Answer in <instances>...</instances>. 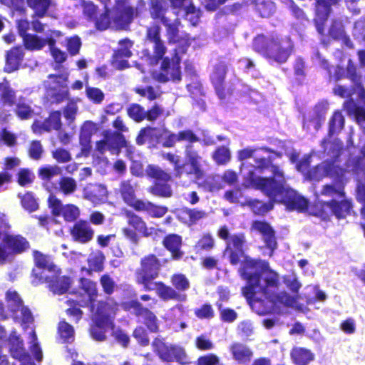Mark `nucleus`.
<instances>
[{
    "label": "nucleus",
    "mask_w": 365,
    "mask_h": 365,
    "mask_svg": "<svg viewBox=\"0 0 365 365\" xmlns=\"http://www.w3.org/2000/svg\"><path fill=\"white\" fill-rule=\"evenodd\" d=\"M218 236L227 240L225 254L229 256L230 262L232 264H244L240 271L242 277L247 280L246 286L242 288V294L253 311L258 314H267L278 312L281 306L299 309L294 297L286 292H278L279 275L270 269L267 262L248 259L244 255L242 235L230 237L227 227L223 226L219 230Z\"/></svg>",
    "instance_id": "f257e3e1"
},
{
    "label": "nucleus",
    "mask_w": 365,
    "mask_h": 365,
    "mask_svg": "<svg viewBox=\"0 0 365 365\" xmlns=\"http://www.w3.org/2000/svg\"><path fill=\"white\" fill-rule=\"evenodd\" d=\"M269 153L265 148H246L237 152L240 160L253 158L254 161V164L245 162L241 165L243 185L261 190L270 200L284 204L288 210L304 211L307 200L287 186L284 172L272 164Z\"/></svg>",
    "instance_id": "f03ea898"
},
{
    "label": "nucleus",
    "mask_w": 365,
    "mask_h": 365,
    "mask_svg": "<svg viewBox=\"0 0 365 365\" xmlns=\"http://www.w3.org/2000/svg\"><path fill=\"white\" fill-rule=\"evenodd\" d=\"M97 297L96 285L88 279H81V289L76 296V299L69 298L66 301L68 308L66 312L71 320L78 322L83 315V312L76 307V303L81 307L91 304V312L92 324L90 327L91 338L98 341L106 339V334L113 329V319L115 314L116 304L111 302H98L95 303Z\"/></svg>",
    "instance_id": "7ed1b4c3"
},
{
    "label": "nucleus",
    "mask_w": 365,
    "mask_h": 365,
    "mask_svg": "<svg viewBox=\"0 0 365 365\" xmlns=\"http://www.w3.org/2000/svg\"><path fill=\"white\" fill-rule=\"evenodd\" d=\"M163 158L174 165L175 175L180 178L183 173L195 180L205 190L212 192L221 188L218 176H208L203 180L204 172L201 168V158L190 146L186 148V162L181 163L180 158L171 153L163 155Z\"/></svg>",
    "instance_id": "20e7f679"
},
{
    "label": "nucleus",
    "mask_w": 365,
    "mask_h": 365,
    "mask_svg": "<svg viewBox=\"0 0 365 365\" xmlns=\"http://www.w3.org/2000/svg\"><path fill=\"white\" fill-rule=\"evenodd\" d=\"M8 308L11 312V317L15 322L20 323L24 329H30L29 331V349L36 361H41L43 359L42 350L37 341V336L30 324L33 323L34 318L30 310L22 304V301L16 291L9 290L6 294Z\"/></svg>",
    "instance_id": "39448f33"
},
{
    "label": "nucleus",
    "mask_w": 365,
    "mask_h": 365,
    "mask_svg": "<svg viewBox=\"0 0 365 365\" xmlns=\"http://www.w3.org/2000/svg\"><path fill=\"white\" fill-rule=\"evenodd\" d=\"M254 49L278 63L287 61L293 50V43L288 36L272 34L269 37L257 36L253 42Z\"/></svg>",
    "instance_id": "423d86ee"
},
{
    "label": "nucleus",
    "mask_w": 365,
    "mask_h": 365,
    "mask_svg": "<svg viewBox=\"0 0 365 365\" xmlns=\"http://www.w3.org/2000/svg\"><path fill=\"white\" fill-rule=\"evenodd\" d=\"M309 156H304L296 165L297 170L302 173L307 178L318 181L326 176H329L339 184L338 185H345L349 181V180L341 178L340 174L345 172V167L344 164L341 165V162L338 158L334 159L331 163L328 161L323 162L310 171H308L307 168L309 164Z\"/></svg>",
    "instance_id": "0eeeda50"
},
{
    "label": "nucleus",
    "mask_w": 365,
    "mask_h": 365,
    "mask_svg": "<svg viewBox=\"0 0 365 365\" xmlns=\"http://www.w3.org/2000/svg\"><path fill=\"white\" fill-rule=\"evenodd\" d=\"M148 140L150 141L155 140L165 147H171L178 141L193 143L198 141L199 138L190 130L180 132L175 135L167 130L146 128L141 130L136 141L138 144L142 145Z\"/></svg>",
    "instance_id": "6e6552de"
},
{
    "label": "nucleus",
    "mask_w": 365,
    "mask_h": 365,
    "mask_svg": "<svg viewBox=\"0 0 365 365\" xmlns=\"http://www.w3.org/2000/svg\"><path fill=\"white\" fill-rule=\"evenodd\" d=\"M344 185H326L321 190V195L334 198L325 203L337 218H344L351 213L352 203L345 197Z\"/></svg>",
    "instance_id": "1a4fd4ad"
},
{
    "label": "nucleus",
    "mask_w": 365,
    "mask_h": 365,
    "mask_svg": "<svg viewBox=\"0 0 365 365\" xmlns=\"http://www.w3.org/2000/svg\"><path fill=\"white\" fill-rule=\"evenodd\" d=\"M187 41L182 42V49L175 48V54L171 58L165 56L161 63L160 70L158 73H154V78L160 82H167L168 81H180L181 79V72L180 68L179 53L185 51L184 47H187Z\"/></svg>",
    "instance_id": "9d476101"
},
{
    "label": "nucleus",
    "mask_w": 365,
    "mask_h": 365,
    "mask_svg": "<svg viewBox=\"0 0 365 365\" xmlns=\"http://www.w3.org/2000/svg\"><path fill=\"white\" fill-rule=\"evenodd\" d=\"M67 82V75L48 76L44 84L46 97L51 103H60L68 98Z\"/></svg>",
    "instance_id": "9b49d317"
},
{
    "label": "nucleus",
    "mask_w": 365,
    "mask_h": 365,
    "mask_svg": "<svg viewBox=\"0 0 365 365\" xmlns=\"http://www.w3.org/2000/svg\"><path fill=\"white\" fill-rule=\"evenodd\" d=\"M153 347L159 357L165 361H176L182 364L189 363V359L181 346L165 344L163 339H155L153 342Z\"/></svg>",
    "instance_id": "f8f14e48"
},
{
    "label": "nucleus",
    "mask_w": 365,
    "mask_h": 365,
    "mask_svg": "<svg viewBox=\"0 0 365 365\" xmlns=\"http://www.w3.org/2000/svg\"><path fill=\"white\" fill-rule=\"evenodd\" d=\"M34 257L36 269L33 270V276L34 279L32 283L34 285H37L39 283H43L46 281L49 277L50 274L58 273V269L53 264L51 258L42 254L38 251L34 252Z\"/></svg>",
    "instance_id": "ddd939ff"
},
{
    "label": "nucleus",
    "mask_w": 365,
    "mask_h": 365,
    "mask_svg": "<svg viewBox=\"0 0 365 365\" xmlns=\"http://www.w3.org/2000/svg\"><path fill=\"white\" fill-rule=\"evenodd\" d=\"M29 24H19L18 29L20 36L23 38L25 46L29 50H41L46 45L56 43L54 37L59 35V32L53 31L46 37H40L37 35L27 34L26 30Z\"/></svg>",
    "instance_id": "4468645a"
},
{
    "label": "nucleus",
    "mask_w": 365,
    "mask_h": 365,
    "mask_svg": "<svg viewBox=\"0 0 365 365\" xmlns=\"http://www.w3.org/2000/svg\"><path fill=\"white\" fill-rule=\"evenodd\" d=\"M146 172L149 176L156 180L155 185L152 187V192L159 196L170 197L172 190L166 183L170 180V175L154 165H149Z\"/></svg>",
    "instance_id": "2eb2a0df"
},
{
    "label": "nucleus",
    "mask_w": 365,
    "mask_h": 365,
    "mask_svg": "<svg viewBox=\"0 0 365 365\" xmlns=\"http://www.w3.org/2000/svg\"><path fill=\"white\" fill-rule=\"evenodd\" d=\"M160 264L154 255H149L141 261V269L138 273L137 281L145 287L153 283V280L158 275Z\"/></svg>",
    "instance_id": "dca6fc26"
},
{
    "label": "nucleus",
    "mask_w": 365,
    "mask_h": 365,
    "mask_svg": "<svg viewBox=\"0 0 365 365\" xmlns=\"http://www.w3.org/2000/svg\"><path fill=\"white\" fill-rule=\"evenodd\" d=\"M48 205L53 215H62L66 221H73L80 213L78 207L72 204L63 205L61 201L53 195L48 197Z\"/></svg>",
    "instance_id": "f3484780"
},
{
    "label": "nucleus",
    "mask_w": 365,
    "mask_h": 365,
    "mask_svg": "<svg viewBox=\"0 0 365 365\" xmlns=\"http://www.w3.org/2000/svg\"><path fill=\"white\" fill-rule=\"evenodd\" d=\"M125 309L133 312L141 317L150 331L155 332L158 330V319L156 316L136 301H131L124 304Z\"/></svg>",
    "instance_id": "a211bd4d"
},
{
    "label": "nucleus",
    "mask_w": 365,
    "mask_h": 365,
    "mask_svg": "<svg viewBox=\"0 0 365 365\" xmlns=\"http://www.w3.org/2000/svg\"><path fill=\"white\" fill-rule=\"evenodd\" d=\"M344 165L345 172L340 174L342 179L350 180L352 175L365 170V145L361 148L359 155H351Z\"/></svg>",
    "instance_id": "6ab92c4d"
},
{
    "label": "nucleus",
    "mask_w": 365,
    "mask_h": 365,
    "mask_svg": "<svg viewBox=\"0 0 365 365\" xmlns=\"http://www.w3.org/2000/svg\"><path fill=\"white\" fill-rule=\"evenodd\" d=\"M124 146L128 148L127 143L123 135L119 133H112L107 134L104 140L97 143L96 149L101 153H103L106 150L115 153L120 148Z\"/></svg>",
    "instance_id": "aec40b11"
},
{
    "label": "nucleus",
    "mask_w": 365,
    "mask_h": 365,
    "mask_svg": "<svg viewBox=\"0 0 365 365\" xmlns=\"http://www.w3.org/2000/svg\"><path fill=\"white\" fill-rule=\"evenodd\" d=\"M97 125L91 121H86L81 128L79 143L81 145V152L77 155V158L88 156L91 150V139L93 133L97 130Z\"/></svg>",
    "instance_id": "412c9836"
},
{
    "label": "nucleus",
    "mask_w": 365,
    "mask_h": 365,
    "mask_svg": "<svg viewBox=\"0 0 365 365\" xmlns=\"http://www.w3.org/2000/svg\"><path fill=\"white\" fill-rule=\"evenodd\" d=\"M174 9H179L178 13L185 21L195 23L201 16V11L196 9L192 0H170Z\"/></svg>",
    "instance_id": "4be33fe9"
},
{
    "label": "nucleus",
    "mask_w": 365,
    "mask_h": 365,
    "mask_svg": "<svg viewBox=\"0 0 365 365\" xmlns=\"http://www.w3.org/2000/svg\"><path fill=\"white\" fill-rule=\"evenodd\" d=\"M9 344L11 355L21 361V365H35L31 361L29 356L25 352L23 341L16 334V331L11 333Z\"/></svg>",
    "instance_id": "5701e85b"
},
{
    "label": "nucleus",
    "mask_w": 365,
    "mask_h": 365,
    "mask_svg": "<svg viewBox=\"0 0 365 365\" xmlns=\"http://www.w3.org/2000/svg\"><path fill=\"white\" fill-rule=\"evenodd\" d=\"M144 288L147 290H155L158 297L165 301L177 299L185 302L187 299L186 294H179L172 287L166 286L161 282H153L145 285Z\"/></svg>",
    "instance_id": "b1692460"
},
{
    "label": "nucleus",
    "mask_w": 365,
    "mask_h": 365,
    "mask_svg": "<svg viewBox=\"0 0 365 365\" xmlns=\"http://www.w3.org/2000/svg\"><path fill=\"white\" fill-rule=\"evenodd\" d=\"M83 198L94 205H98L107 200V188L101 184H88L83 190Z\"/></svg>",
    "instance_id": "393cba45"
},
{
    "label": "nucleus",
    "mask_w": 365,
    "mask_h": 365,
    "mask_svg": "<svg viewBox=\"0 0 365 365\" xmlns=\"http://www.w3.org/2000/svg\"><path fill=\"white\" fill-rule=\"evenodd\" d=\"M126 217L128 218V225L132 227L137 233L141 234L144 237H153L155 238L158 236V233L161 232L160 230L147 227L145 222H144L141 217L131 212H126Z\"/></svg>",
    "instance_id": "a878e982"
},
{
    "label": "nucleus",
    "mask_w": 365,
    "mask_h": 365,
    "mask_svg": "<svg viewBox=\"0 0 365 365\" xmlns=\"http://www.w3.org/2000/svg\"><path fill=\"white\" fill-rule=\"evenodd\" d=\"M1 238L9 250L11 258L14 255L26 250L29 246V242L21 235H10L5 233Z\"/></svg>",
    "instance_id": "bb28decb"
},
{
    "label": "nucleus",
    "mask_w": 365,
    "mask_h": 365,
    "mask_svg": "<svg viewBox=\"0 0 365 365\" xmlns=\"http://www.w3.org/2000/svg\"><path fill=\"white\" fill-rule=\"evenodd\" d=\"M252 227L254 230L259 232L264 239L267 247L271 250L269 255H272L273 250L277 246L274 232L269 224L262 221H255L252 223Z\"/></svg>",
    "instance_id": "cd10ccee"
},
{
    "label": "nucleus",
    "mask_w": 365,
    "mask_h": 365,
    "mask_svg": "<svg viewBox=\"0 0 365 365\" xmlns=\"http://www.w3.org/2000/svg\"><path fill=\"white\" fill-rule=\"evenodd\" d=\"M93 234V230L89 223L86 221L76 222L71 230L72 237L75 241L81 243H86L91 240Z\"/></svg>",
    "instance_id": "c85d7f7f"
},
{
    "label": "nucleus",
    "mask_w": 365,
    "mask_h": 365,
    "mask_svg": "<svg viewBox=\"0 0 365 365\" xmlns=\"http://www.w3.org/2000/svg\"><path fill=\"white\" fill-rule=\"evenodd\" d=\"M61 127V113L53 112L43 123L35 121L32 125V130L35 133H41L43 131L58 130Z\"/></svg>",
    "instance_id": "c756f323"
},
{
    "label": "nucleus",
    "mask_w": 365,
    "mask_h": 365,
    "mask_svg": "<svg viewBox=\"0 0 365 365\" xmlns=\"http://www.w3.org/2000/svg\"><path fill=\"white\" fill-rule=\"evenodd\" d=\"M160 27L158 24L150 26L147 33L148 39L154 43V59L158 62L165 53V48L160 39Z\"/></svg>",
    "instance_id": "7c9ffc66"
},
{
    "label": "nucleus",
    "mask_w": 365,
    "mask_h": 365,
    "mask_svg": "<svg viewBox=\"0 0 365 365\" xmlns=\"http://www.w3.org/2000/svg\"><path fill=\"white\" fill-rule=\"evenodd\" d=\"M57 274L58 273L50 274V277L44 282L49 283V288L54 294H62L68 290L71 281L67 277Z\"/></svg>",
    "instance_id": "2f4dec72"
},
{
    "label": "nucleus",
    "mask_w": 365,
    "mask_h": 365,
    "mask_svg": "<svg viewBox=\"0 0 365 365\" xmlns=\"http://www.w3.org/2000/svg\"><path fill=\"white\" fill-rule=\"evenodd\" d=\"M24 57V51L21 47L12 48L7 53L5 71L11 73L18 69Z\"/></svg>",
    "instance_id": "473e14b6"
},
{
    "label": "nucleus",
    "mask_w": 365,
    "mask_h": 365,
    "mask_svg": "<svg viewBox=\"0 0 365 365\" xmlns=\"http://www.w3.org/2000/svg\"><path fill=\"white\" fill-rule=\"evenodd\" d=\"M137 205V211H145L153 217H162L168 212V208L166 207L155 205L147 201L142 200L141 202H138Z\"/></svg>",
    "instance_id": "72a5a7b5"
},
{
    "label": "nucleus",
    "mask_w": 365,
    "mask_h": 365,
    "mask_svg": "<svg viewBox=\"0 0 365 365\" xmlns=\"http://www.w3.org/2000/svg\"><path fill=\"white\" fill-rule=\"evenodd\" d=\"M291 356L297 365H307L314 359V355L310 350L301 347L294 348Z\"/></svg>",
    "instance_id": "f704fd0d"
},
{
    "label": "nucleus",
    "mask_w": 365,
    "mask_h": 365,
    "mask_svg": "<svg viewBox=\"0 0 365 365\" xmlns=\"http://www.w3.org/2000/svg\"><path fill=\"white\" fill-rule=\"evenodd\" d=\"M181 243V237L177 235H170L163 240L164 246L172 253L174 259L182 257V252L180 250Z\"/></svg>",
    "instance_id": "c9c22d12"
},
{
    "label": "nucleus",
    "mask_w": 365,
    "mask_h": 365,
    "mask_svg": "<svg viewBox=\"0 0 365 365\" xmlns=\"http://www.w3.org/2000/svg\"><path fill=\"white\" fill-rule=\"evenodd\" d=\"M120 192L125 202L136 210L137 204L142 200L135 198L134 188L128 181L121 183Z\"/></svg>",
    "instance_id": "e433bc0d"
},
{
    "label": "nucleus",
    "mask_w": 365,
    "mask_h": 365,
    "mask_svg": "<svg viewBox=\"0 0 365 365\" xmlns=\"http://www.w3.org/2000/svg\"><path fill=\"white\" fill-rule=\"evenodd\" d=\"M205 212L195 209H185L179 212V218L185 224L192 225L206 217Z\"/></svg>",
    "instance_id": "4c0bfd02"
},
{
    "label": "nucleus",
    "mask_w": 365,
    "mask_h": 365,
    "mask_svg": "<svg viewBox=\"0 0 365 365\" xmlns=\"http://www.w3.org/2000/svg\"><path fill=\"white\" fill-rule=\"evenodd\" d=\"M226 73V66L224 63H218L211 73V81L215 87V90L220 98H222L221 87Z\"/></svg>",
    "instance_id": "58836bf2"
},
{
    "label": "nucleus",
    "mask_w": 365,
    "mask_h": 365,
    "mask_svg": "<svg viewBox=\"0 0 365 365\" xmlns=\"http://www.w3.org/2000/svg\"><path fill=\"white\" fill-rule=\"evenodd\" d=\"M84 81L86 82L85 93L88 99L95 104H101L105 97L103 92L98 88L92 87L88 85V75L85 76Z\"/></svg>",
    "instance_id": "ea45409f"
},
{
    "label": "nucleus",
    "mask_w": 365,
    "mask_h": 365,
    "mask_svg": "<svg viewBox=\"0 0 365 365\" xmlns=\"http://www.w3.org/2000/svg\"><path fill=\"white\" fill-rule=\"evenodd\" d=\"M230 350L235 360L245 363L250 360L252 357L251 351L245 345L241 344H233Z\"/></svg>",
    "instance_id": "a19ab883"
},
{
    "label": "nucleus",
    "mask_w": 365,
    "mask_h": 365,
    "mask_svg": "<svg viewBox=\"0 0 365 365\" xmlns=\"http://www.w3.org/2000/svg\"><path fill=\"white\" fill-rule=\"evenodd\" d=\"M256 7L263 18H269L275 11L274 4L270 0H256Z\"/></svg>",
    "instance_id": "79ce46f5"
},
{
    "label": "nucleus",
    "mask_w": 365,
    "mask_h": 365,
    "mask_svg": "<svg viewBox=\"0 0 365 365\" xmlns=\"http://www.w3.org/2000/svg\"><path fill=\"white\" fill-rule=\"evenodd\" d=\"M16 99L15 91L6 84H3L0 95V103L3 106L11 107Z\"/></svg>",
    "instance_id": "37998d69"
},
{
    "label": "nucleus",
    "mask_w": 365,
    "mask_h": 365,
    "mask_svg": "<svg viewBox=\"0 0 365 365\" xmlns=\"http://www.w3.org/2000/svg\"><path fill=\"white\" fill-rule=\"evenodd\" d=\"M29 6L34 11L35 15L43 17L51 5L50 0H27Z\"/></svg>",
    "instance_id": "c03bdc74"
},
{
    "label": "nucleus",
    "mask_w": 365,
    "mask_h": 365,
    "mask_svg": "<svg viewBox=\"0 0 365 365\" xmlns=\"http://www.w3.org/2000/svg\"><path fill=\"white\" fill-rule=\"evenodd\" d=\"M58 334L61 339L65 342H72L74 340V329L71 325L65 321L59 323Z\"/></svg>",
    "instance_id": "a18cd8bd"
},
{
    "label": "nucleus",
    "mask_w": 365,
    "mask_h": 365,
    "mask_svg": "<svg viewBox=\"0 0 365 365\" xmlns=\"http://www.w3.org/2000/svg\"><path fill=\"white\" fill-rule=\"evenodd\" d=\"M104 259V255L100 251L91 253L88 259L90 269L96 272L102 270Z\"/></svg>",
    "instance_id": "49530a36"
},
{
    "label": "nucleus",
    "mask_w": 365,
    "mask_h": 365,
    "mask_svg": "<svg viewBox=\"0 0 365 365\" xmlns=\"http://www.w3.org/2000/svg\"><path fill=\"white\" fill-rule=\"evenodd\" d=\"M16 113L19 118L25 120L33 116L34 110L25 100H20L16 105Z\"/></svg>",
    "instance_id": "de8ad7c7"
},
{
    "label": "nucleus",
    "mask_w": 365,
    "mask_h": 365,
    "mask_svg": "<svg viewBox=\"0 0 365 365\" xmlns=\"http://www.w3.org/2000/svg\"><path fill=\"white\" fill-rule=\"evenodd\" d=\"M61 168L57 165L43 166L38 170L39 177L44 180H49L52 178L60 175Z\"/></svg>",
    "instance_id": "09e8293b"
},
{
    "label": "nucleus",
    "mask_w": 365,
    "mask_h": 365,
    "mask_svg": "<svg viewBox=\"0 0 365 365\" xmlns=\"http://www.w3.org/2000/svg\"><path fill=\"white\" fill-rule=\"evenodd\" d=\"M76 188V182L71 178L64 177L59 182V190L66 195L72 194Z\"/></svg>",
    "instance_id": "8fccbe9b"
},
{
    "label": "nucleus",
    "mask_w": 365,
    "mask_h": 365,
    "mask_svg": "<svg viewBox=\"0 0 365 365\" xmlns=\"http://www.w3.org/2000/svg\"><path fill=\"white\" fill-rule=\"evenodd\" d=\"M214 246V240L209 234L204 235L195 245V249L197 252L202 250H210Z\"/></svg>",
    "instance_id": "3c124183"
},
{
    "label": "nucleus",
    "mask_w": 365,
    "mask_h": 365,
    "mask_svg": "<svg viewBox=\"0 0 365 365\" xmlns=\"http://www.w3.org/2000/svg\"><path fill=\"white\" fill-rule=\"evenodd\" d=\"M307 289H310L313 294H314V298H311L307 297V303L308 304H314L316 301L324 302L326 301L327 296L326 293L319 289L317 285H309L307 287Z\"/></svg>",
    "instance_id": "603ef678"
},
{
    "label": "nucleus",
    "mask_w": 365,
    "mask_h": 365,
    "mask_svg": "<svg viewBox=\"0 0 365 365\" xmlns=\"http://www.w3.org/2000/svg\"><path fill=\"white\" fill-rule=\"evenodd\" d=\"M344 123V118L342 114L339 111L335 112L329 123V132L331 133H336L342 129Z\"/></svg>",
    "instance_id": "864d4df0"
},
{
    "label": "nucleus",
    "mask_w": 365,
    "mask_h": 365,
    "mask_svg": "<svg viewBox=\"0 0 365 365\" xmlns=\"http://www.w3.org/2000/svg\"><path fill=\"white\" fill-rule=\"evenodd\" d=\"M173 285L178 290L185 291L190 287V282L187 278L182 274H176L172 277Z\"/></svg>",
    "instance_id": "5fc2aeb1"
},
{
    "label": "nucleus",
    "mask_w": 365,
    "mask_h": 365,
    "mask_svg": "<svg viewBox=\"0 0 365 365\" xmlns=\"http://www.w3.org/2000/svg\"><path fill=\"white\" fill-rule=\"evenodd\" d=\"M323 146L327 150L328 155L338 158L341 149V143L339 140H334L333 143L324 141Z\"/></svg>",
    "instance_id": "6e6d98bb"
},
{
    "label": "nucleus",
    "mask_w": 365,
    "mask_h": 365,
    "mask_svg": "<svg viewBox=\"0 0 365 365\" xmlns=\"http://www.w3.org/2000/svg\"><path fill=\"white\" fill-rule=\"evenodd\" d=\"M128 113L131 118L137 122L143 120L146 116V113L143 108L137 104L130 106L128 110Z\"/></svg>",
    "instance_id": "4d7b16f0"
},
{
    "label": "nucleus",
    "mask_w": 365,
    "mask_h": 365,
    "mask_svg": "<svg viewBox=\"0 0 365 365\" xmlns=\"http://www.w3.org/2000/svg\"><path fill=\"white\" fill-rule=\"evenodd\" d=\"M21 205L25 210L30 212L38 209V203L31 193H26L22 197Z\"/></svg>",
    "instance_id": "13d9d810"
},
{
    "label": "nucleus",
    "mask_w": 365,
    "mask_h": 365,
    "mask_svg": "<svg viewBox=\"0 0 365 365\" xmlns=\"http://www.w3.org/2000/svg\"><path fill=\"white\" fill-rule=\"evenodd\" d=\"M283 279L287 287L292 292L297 293L302 287L301 283L294 274L286 275L283 277Z\"/></svg>",
    "instance_id": "bf43d9fd"
},
{
    "label": "nucleus",
    "mask_w": 365,
    "mask_h": 365,
    "mask_svg": "<svg viewBox=\"0 0 365 365\" xmlns=\"http://www.w3.org/2000/svg\"><path fill=\"white\" fill-rule=\"evenodd\" d=\"M132 46V41L128 39H123L119 42V48L115 53L123 56L126 58H129L132 56V52L130 51Z\"/></svg>",
    "instance_id": "052dcab7"
},
{
    "label": "nucleus",
    "mask_w": 365,
    "mask_h": 365,
    "mask_svg": "<svg viewBox=\"0 0 365 365\" xmlns=\"http://www.w3.org/2000/svg\"><path fill=\"white\" fill-rule=\"evenodd\" d=\"M213 158L217 164H225L230 159V150L225 147L220 148L214 153Z\"/></svg>",
    "instance_id": "680f3d73"
},
{
    "label": "nucleus",
    "mask_w": 365,
    "mask_h": 365,
    "mask_svg": "<svg viewBox=\"0 0 365 365\" xmlns=\"http://www.w3.org/2000/svg\"><path fill=\"white\" fill-rule=\"evenodd\" d=\"M349 113H353L354 118L357 123L362 128L363 132L365 134V110L360 107L354 108L353 110L348 108Z\"/></svg>",
    "instance_id": "e2e57ef3"
},
{
    "label": "nucleus",
    "mask_w": 365,
    "mask_h": 365,
    "mask_svg": "<svg viewBox=\"0 0 365 365\" xmlns=\"http://www.w3.org/2000/svg\"><path fill=\"white\" fill-rule=\"evenodd\" d=\"M217 304L220 309V317L222 321L232 322L237 319V314L235 310L229 308L222 309V304L219 302H217Z\"/></svg>",
    "instance_id": "0e129e2a"
},
{
    "label": "nucleus",
    "mask_w": 365,
    "mask_h": 365,
    "mask_svg": "<svg viewBox=\"0 0 365 365\" xmlns=\"http://www.w3.org/2000/svg\"><path fill=\"white\" fill-rule=\"evenodd\" d=\"M329 33L330 36L334 39H342L346 42L348 41L341 24H331L329 29Z\"/></svg>",
    "instance_id": "69168bd1"
},
{
    "label": "nucleus",
    "mask_w": 365,
    "mask_h": 365,
    "mask_svg": "<svg viewBox=\"0 0 365 365\" xmlns=\"http://www.w3.org/2000/svg\"><path fill=\"white\" fill-rule=\"evenodd\" d=\"M78 111V106L76 101L72 100L68 102L66 107L64 109V117L68 120L72 122L74 120L76 115Z\"/></svg>",
    "instance_id": "338daca9"
},
{
    "label": "nucleus",
    "mask_w": 365,
    "mask_h": 365,
    "mask_svg": "<svg viewBox=\"0 0 365 365\" xmlns=\"http://www.w3.org/2000/svg\"><path fill=\"white\" fill-rule=\"evenodd\" d=\"M81 46V39L78 36H73L67 39V49L71 55L78 53Z\"/></svg>",
    "instance_id": "774afa93"
}]
</instances>
